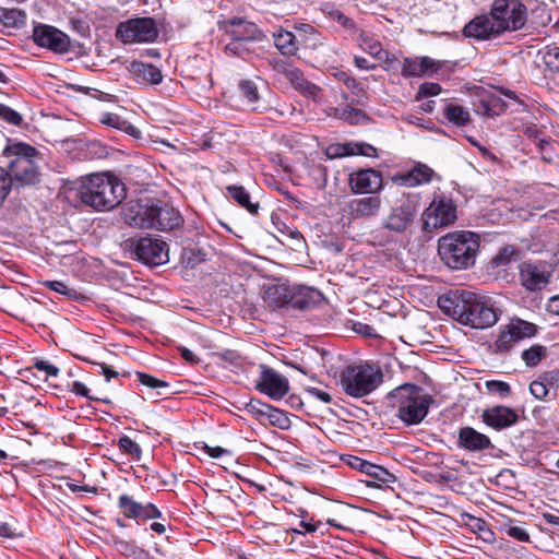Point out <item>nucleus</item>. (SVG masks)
<instances>
[{
	"label": "nucleus",
	"instance_id": "obj_1",
	"mask_svg": "<svg viewBox=\"0 0 559 559\" xmlns=\"http://www.w3.org/2000/svg\"><path fill=\"white\" fill-rule=\"evenodd\" d=\"M526 19V7L520 0H493L489 13L471 20L464 26L463 34L477 40H491L504 33L521 29Z\"/></svg>",
	"mask_w": 559,
	"mask_h": 559
},
{
	"label": "nucleus",
	"instance_id": "obj_2",
	"mask_svg": "<svg viewBox=\"0 0 559 559\" xmlns=\"http://www.w3.org/2000/svg\"><path fill=\"white\" fill-rule=\"evenodd\" d=\"M438 306L453 320L473 329H487L498 321L497 311L489 301L472 292H450L439 297Z\"/></svg>",
	"mask_w": 559,
	"mask_h": 559
},
{
	"label": "nucleus",
	"instance_id": "obj_3",
	"mask_svg": "<svg viewBox=\"0 0 559 559\" xmlns=\"http://www.w3.org/2000/svg\"><path fill=\"white\" fill-rule=\"evenodd\" d=\"M78 197L96 211H110L126 198L124 183L111 173H95L78 182Z\"/></svg>",
	"mask_w": 559,
	"mask_h": 559
},
{
	"label": "nucleus",
	"instance_id": "obj_4",
	"mask_svg": "<svg viewBox=\"0 0 559 559\" xmlns=\"http://www.w3.org/2000/svg\"><path fill=\"white\" fill-rule=\"evenodd\" d=\"M39 153L26 143L9 142L0 155V167L14 182L21 186H31L39 181L38 171Z\"/></svg>",
	"mask_w": 559,
	"mask_h": 559
},
{
	"label": "nucleus",
	"instance_id": "obj_5",
	"mask_svg": "<svg viewBox=\"0 0 559 559\" xmlns=\"http://www.w3.org/2000/svg\"><path fill=\"white\" fill-rule=\"evenodd\" d=\"M479 249V239L472 231H453L438 240V253L443 263L453 270L472 266Z\"/></svg>",
	"mask_w": 559,
	"mask_h": 559
},
{
	"label": "nucleus",
	"instance_id": "obj_6",
	"mask_svg": "<svg viewBox=\"0 0 559 559\" xmlns=\"http://www.w3.org/2000/svg\"><path fill=\"white\" fill-rule=\"evenodd\" d=\"M389 401L396 408L397 417L406 425L421 423L428 414L432 397L415 384H403L389 394Z\"/></svg>",
	"mask_w": 559,
	"mask_h": 559
},
{
	"label": "nucleus",
	"instance_id": "obj_7",
	"mask_svg": "<svg viewBox=\"0 0 559 559\" xmlns=\"http://www.w3.org/2000/svg\"><path fill=\"white\" fill-rule=\"evenodd\" d=\"M420 211V198L416 193H402L386 207L381 227L396 236L411 234Z\"/></svg>",
	"mask_w": 559,
	"mask_h": 559
},
{
	"label": "nucleus",
	"instance_id": "obj_8",
	"mask_svg": "<svg viewBox=\"0 0 559 559\" xmlns=\"http://www.w3.org/2000/svg\"><path fill=\"white\" fill-rule=\"evenodd\" d=\"M383 373L371 365H352L341 374V385L346 394L362 397L374 391L382 382Z\"/></svg>",
	"mask_w": 559,
	"mask_h": 559
},
{
	"label": "nucleus",
	"instance_id": "obj_9",
	"mask_svg": "<svg viewBox=\"0 0 559 559\" xmlns=\"http://www.w3.org/2000/svg\"><path fill=\"white\" fill-rule=\"evenodd\" d=\"M115 36L122 44L153 43L158 36V28L152 17L129 19L117 25Z\"/></svg>",
	"mask_w": 559,
	"mask_h": 559
},
{
	"label": "nucleus",
	"instance_id": "obj_10",
	"mask_svg": "<svg viewBox=\"0 0 559 559\" xmlns=\"http://www.w3.org/2000/svg\"><path fill=\"white\" fill-rule=\"evenodd\" d=\"M456 218V205L445 195H436L428 207L421 213L423 228L425 230L451 226Z\"/></svg>",
	"mask_w": 559,
	"mask_h": 559
},
{
	"label": "nucleus",
	"instance_id": "obj_11",
	"mask_svg": "<svg viewBox=\"0 0 559 559\" xmlns=\"http://www.w3.org/2000/svg\"><path fill=\"white\" fill-rule=\"evenodd\" d=\"M254 388L273 401L282 400L289 391L288 379L266 365H260V376Z\"/></svg>",
	"mask_w": 559,
	"mask_h": 559
},
{
	"label": "nucleus",
	"instance_id": "obj_12",
	"mask_svg": "<svg viewBox=\"0 0 559 559\" xmlns=\"http://www.w3.org/2000/svg\"><path fill=\"white\" fill-rule=\"evenodd\" d=\"M133 252L139 261L148 265H160L168 262V246L157 238L138 239L133 245Z\"/></svg>",
	"mask_w": 559,
	"mask_h": 559
},
{
	"label": "nucleus",
	"instance_id": "obj_13",
	"mask_svg": "<svg viewBox=\"0 0 559 559\" xmlns=\"http://www.w3.org/2000/svg\"><path fill=\"white\" fill-rule=\"evenodd\" d=\"M520 281L527 290H540L549 283L551 271L547 262L526 261L519 266Z\"/></svg>",
	"mask_w": 559,
	"mask_h": 559
},
{
	"label": "nucleus",
	"instance_id": "obj_14",
	"mask_svg": "<svg viewBox=\"0 0 559 559\" xmlns=\"http://www.w3.org/2000/svg\"><path fill=\"white\" fill-rule=\"evenodd\" d=\"M32 37L38 46L55 52L62 53L70 48L68 35L50 25L40 24L35 26Z\"/></svg>",
	"mask_w": 559,
	"mask_h": 559
},
{
	"label": "nucleus",
	"instance_id": "obj_15",
	"mask_svg": "<svg viewBox=\"0 0 559 559\" xmlns=\"http://www.w3.org/2000/svg\"><path fill=\"white\" fill-rule=\"evenodd\" d=\"M219 29L228 35L231 40L260 41L264 38L263 33L254 23L240 17L219 22Z\"/></svg>",
	"mask_w": 559,
	"mask_h": 559
},
{
	"label": "nucleus",
	"instance_id": "obj_16",
	"mask_svg": "<svg viewBox=\"0 0 559 559\" xmlns=\"http://www.w3.org/2000/svg\"><path fill=\"white\" fill-rule=\"evenodd\" d=\"M348 183L354 193L374 194L382 190L383 178L376 169H359L349 175Z\"/></svg>",
	"mask_w": 559,
	"mask_h": 559
},
{
	"label": "nucleus",
	"instance_id": "obj_17",
	"mask_svg": "<svg viewBox=\"0 0 559 559\" xmlns=\"http://www.w3.org/2000/svg\"><path fill=\"white\" fill-rule=\"evenodd\" d=\"M347 464L353 469H357L372 478V480L365 481L367 487L378 488V487H380V485L377 484V481L383 483V484H390V483H394L396 480V477L392 473H390L388 469H385L384 467L372 464V463L365 461L358 456L349 455L347 459Z\"/></svg>",
	"mask_w": 559,
	"mask_h": 559
},
{
	"label": "nucleus",
	"instance_id": "obj_18",
	"mask_svg": "<svg viewBox=\"0 0 559 559\" xmlns=\"http://www.w3.org/2000/svg\"><path fill=\"white\" fill-rule=\"evenodd\" d=\"M382 201L378 195H368L349 200L344 212L349 219L372 218L378 216L381 211Z\"/></svg>",
	"mask_w": 559,
	"mask_h": 559
},
{
	"label": "nucleus",
	"instance_id": "obj_19",
	"mask_svg": "<svg viewBox=\"0 0 559 559\" xmlns=\"http://www.w3.org/2000/svg\"><path fill=\"white\" fill-rule=\"evenodd\" d=\"M154 203L142 201H130L122 210L124 223L132 227L150 228L153 223Z\"/></svg>",
	"mask_w": 559,
	"mask_h": 559
},
{
	"label": "nucleus",
	"instance_id": "obj_20",
	"mask_svg": "<svg viewBox=\"0 0 559 559\" xmlns=\"http://www.w3.org/2000/svg\"><path fill=\"white\" fill-rule=\"evenodd\" d=\"M118 507L122 514L128 519L136 521H147L160 518V511L153 503H140L132 497L122 493L118 498Z\"/></svg>",
	"mask_w": 559,
	"mask_h": 559
},
{
	"label": "nucleus",
	"instance_id": "obj_21",
	"mask_svg": "<svg viewBox=\"0 0 559 559\" xmlns=\"http://www.w3.org/2000/svg\"><path fill=\"white\" fill-rule=\"evenodd\" d=\"M519 416L516 412L507 406H495L485 409L483 420L496 430H502L516 424Z\"/></svg>",
	"mask_w": 559,
	"mask_h": 559
},
{
	"label": "nucleus",
	"instance_id": "obj_22",
	"mask_svg": "<svg viewBox=\"0 0 559 559\" xmlns=\"http://www.w3.org/2000/svg\"><path fill=\"white\" fill-rule=\"evenodd\" d=\"M153 223L150 228L157 230H170L179 227L182 223L180 213L173 206L167 204H154Z\"/></svg>",
	"mask_w": 559,
	"mask_h": 559
},
{
	"label": "nucleus",
	"instance_id": "obj_23",
	"mask_svg": "<svg viewBox=\"0 0 559 559\" xmlns=\"http://www.w3.org/2000/svg\"><path fill=\"white\" fill-rule=\"evenodd\" d=\"M457 444L460 448L471 452L492 448L490 439L472 427H463L459 430Z\"/></svg>",
	"mask_w": 559,
	"mask_h": 559
},
{
	"label": "nucleus",
	"instance_id": "obj_24",
	"mask_svg": "<svg viewBox=\"0 0 559 559\" xmlns=\"http://www.w3.org/2000/svg\"><path fill=\"white\" fill-rule=\"evenodd\" d=\"M433 170L424 164H418L411 170L397 174L392 177V181L400 186L413 188L431 181Z\"/></svg>",
	"mask_w": 559,
	"mask_h": 559
},
{
	"label": "nucleus",
	"instance_id": "obj_25",
	"mask_svg": "<svg viewBox=\"0 0 559 559\" xmlns=\"http://www.w3.org/2000/svg\"><path fill=\"white\" fill-rule=\"evenodd\" d=\"M322 294L312 287L296 286L292 288L290 308L308 310L321 302Z\"/></svg>",
	"mask_w": 559,
	"mask_h": 559
},
{
	"label": "nucleus",
	"instance_id": "obj_26",
	"mask_svg": "<svg viewBox=\"0 0 559 559\" xmlns=\"http://www.w3.org/2000/svg\"><path fill=\"white\" fill-rule=\"evenodd\" d=\"M134 80L141 84H159L163 81V74L159 68L141 61H133L130 67Z\"/></svg>",
	"mask_w": 559,
	"mask_h": 559
},
{
	"label": "nucleus",
	"instance_id": "obj_27",
	"mask_svg": "<svg viewBox=\"0 0 559 559\" xmlns=\"http://www.w3.org/2000/svg\"><path fill=\"white\" fill-rule=\"evenodd\" d=\"M292 288L286 285H271L264 290V302L269 308L290 307Z\"/></svg>",
	"mask_w": 559,
	"mask_h": 559
},
{
	"label": "nucleus",
	"instance_id": "obj_28",
	"mask_svg": "<svg viewBox=\"0 0 559 559\" xmlns=\"http://www.w3.org/2000/svg\"><path fill=\"white\" fill-rule=\"evenodd\" d=\"M337 78L352 92L354 96L352 104L356 106H366L368 104L369 96L366 92V86L361 82L356 81L345 72H340Z\"/></svg>",
	"mask_w": 559,
	"mask_h": 559
},
{
	"label": "nucleus",
	"instance_id": "obj_29",
	"mask_svg": "<svg viewBox=\"0 0 559 559\" xmlns=\"http://www.w3.org/2000/svg\"><path fill=\"white\" fill-rule=\"evenodd\" d=\"M98 120L100 123L107 127L123 131L124 133L130 134L134 138H139L141 134L140 130L136 127H134L132 123H130L128 120L123 119L121 116L117 114L102 112L99 115Z\"/></svg>",
	"mask_w": 559,
	"mask_h": 559
},
{
	"label": "nucleus",
	"instance_id": "obj_30",
	"mask_svg": "<svg viewBox=\"0 0 559 559\" xmlns=\"http://www.w3.org/2000/svg\"><path fill=\"white\" fill-rule=\"evenodd\" d=\"M238 88L245 104L251 110H258L261 108V96L259 93L258 85L251 80H241L238 83Z\"/></svg>",
	"mask_w": 559,
	"mask_h": 559
},
{
	"label": "nucleus",
	"instance_id": "obj_31",
	"mask_svg": "<svg viewBox=\"0 0 559 559\" xmlns=\"http://www.w3.org/2000/svg\"><path fill=\"white\" fill-rule=\"evenodd\" d=\"M286 80H288L296 90L300 91L306 95L314 97L319 92V87L316 84L306 80L304 78L302 72L297 68H293L292 70L288 71Z\"/></svg>",
	"mask_w": 559,
	"mask_h": 559
},
{
	"label": "nucleus",
	"instance_id": "obj_32",
	"mask_svg": "<svg viewBox=\"0 0 559 559\" xmlns=\"http://www.w3.org/2000/svg\"><path fill=\"white\" fill-rule=\"evenodd\" d=\"M229 197L241 207H245L250 214H257L259 204L251 202L249 192L242 186H228L226 188Z\"/></svg>",
	"mask_w": 559,
	"mask_h": 559
},
{
	"label": "nucleus",
	"instance_id": "obj_33",
	"mask_svg": "<svg viewBox=\"0 0 559 559\" xmlns=\"http://www.w3.org/2000/svg\"><path fill=\"white\" fill-rule=\"evenodd\" d=\"M26 22V14L20 9L0 7V24L5 27L20 28Z\"/></svg>",
	"mask_w": 559,
	"mask_h": 559
},
{
	"label": "nucleus",
	"instance_id": "obj_34",
	"mask_svg": "<svg viewBox=\"0 0 559 559\" xmlns=\"http://www.w3.org/2000/svg\"><path fill=\"white\" fill-rule=\"evenodd\" d=\"M445 118L457 127L466 126L471 121V115L464 107L450 103L444 107Z\"/></svg>",
	"mask_w": 559,
	"mask_h": 559
},
{
	"label": "nucleus",
	"instance_id": "obj_35",
	"mask_svg": "<svg viewBox=\"0 0 559 559\" xmlns=\"http://www.w3.org/2000/svg\"><path fill=\"white\" fill-rule=\"evenodd\" d=\"M274 44L276 48L286 56H293L297 50L295 35L288 31L274 34Z\"/></svg>",
	"mask_w": 559,
	"mask_h": 559
},
{
	"label": "nucleus",
	"instance_id": "obj_36",
	"mask_svg": "<svg viewBox=\"0 0 559 559\" xmlns=\"http://www.w3.org/2000/svg\"><path fill=\"white\" fill-rule=\"evenodd\" d=\"M508 326L519 342L523 338L534 336L537 332L535 324L521 319L512 320Z\"/></svg>",
	"mask_w": 559,
	"mask_h": 559
},
{
	"label": "nucleus",
	"instance_id": "obj_37",
	"mask_svg": "<svg viewBox=\"0 0 559 559\" xmlns=\"http://www.w3.org/2000/svg\"><path fill=\"white\" fill-rule=\"evenodd\" d=\"M357 43L362 50L381 59V53L383 52L382 46L372 35L362 32L358 35Z\"/></svg>",
	"mask_w": 559,
	"mask_h": 559
},
{
	"label": "nucleus",
	"instance_id": "obj_38",
	"mask_svg": "<svg viewBox=\"0 0 559 559\" xmlns=\"http://www.w3.org/2000/svg\"><path fill=\"white\" fill-rule=\"evenodd\" d=\"M547 355V348L539 344H534L522 352V359L527 367L537 366Z\"/></svg>",
	"mask_w": 559,
	"mask_h": 559
},
{
	"label": "nucleus",
	"instance_id": "obj_39",
	"mask_svg": "<svg viewBox=\"0 0 559 559\" xmlns=\"http://www.w3.org/2000/svg\"><path fill=\"white\" fill-rule=\"evenodd\" d=\"M519 341L513 335L512 331L508 325L503 330H501L498 338L493 344L495 353L502 354L509 352L515 343Z\"/></svg>",
	"mask_w": 559,
	"mask_h": 559
},
{
	"label": "nucleus",
	"instance_id": "obj_40",
	"mask_svg": "<svg viewBox=\"0 0 559 559\" xmlns=\"http://www.w3.org/2000/svg\"><path fill=\"white\" fill-rule=\"evenodd\" d=\"M253 41L247 40H230L225 46V53L227 56L239 57L246 59L251 52V44Z\"/></svg>",
	"mask_w": 559,
	"mask_h": 559
},
{
	"label": "nucleus",
	"instance_id": "obj_41",
	"mask_svg": "<svg viewBox=\"0 0 559 559\" xmlns=\"http://www.w3.org/2000/svg\"><path fill=\"white\" fill-rule=\"evenodd\" d=\"M341 115L343 116V121L353 126L365 124L369 120L365 111L349 105L343 107V112Z\"/></svg>",
	"mask_w": 559,
	"mask_h": 559
},
{
	"label": "nucleus",
	"instance_id": "obj_42",
	"mask_svg": "<svg viewBox=\"0 0 559 559\" xmlns=\"http://www.w3.org/2000/svg\"><path fill=\"white\" fill-rule=\"evenodd\" d=\"M546 68L554 73L559 72V45H548L543 52Z\"/></svg>",
	"mask_w": 559,
	"mask_h": 559
},
{
	"label": "nucleus",
	"instance_id": "obj_43",
	"mask_svg": "<svg viewBox=\"0 0 559 559\" xmlns=\"http://www.w3.org/2000/svg\"><path fill=\"white\" fill-rule=\"evenodd\" d=\"M270 406L271 405L262 402L261 400L251 399L248 403L245 404V411L258 419H261L266 417Z\"/></svg>",
	"mask_w": 559,
	"mask_h": 559
},
{
	"label": "nucleus",
	"instance_id": "obj_44",
	"mask_svg": "<svg viewBox=\"0 0 559 559\" xmlns=\"http://www.w3.org/2000/svg\"><path fill=\"white\" fill-rule=\"evenodd\" d=\"M326 156L330 159L353 155L352 143H336L326 147Z\"/></svg>",
	"mask_w": 559,
	"mask_h": 559
},
{
	"label": "nucleus",
	"instance_id": "obj_45",
	"mask_svg": "<svg viewBox=\"0 0 559 559\" xmlns=\"http://www.w3.org/2000/svg\"><path fill=\"white\" fill-rule=\"evenodd\" d=\"M266 418L273 426H276L281 429H287L289 427V419L286 414L273 406H270Z\"/></svg>",
	"mask_w": 559,
	"mask_h": 559
},
{
	"label": "nucleus",
	"instance_id": "obj_46",
	"mask_svg": "<svg viewBox=\"0 0 559 559\" xmlns=\"http://www.w3.org/2000/svg\"><path fill=\"white\" fill-rule=\"evenodd\" d=\"M402 75L405 78L423 76L419 58H405L402 67Z\"/></svg>",
	"mask_w": 559,
	"mask_h": 559
},
{
	"label": "nucleus",
	"instance_id": "obj_47",
	"mask_svg": "<svg viewBox=\"0 0 559 559\" xmlns=\"http://www.w3.org/2000/svg\"><path fill=\"white\" fill-rule=\"evenodd\" d=\"M516 257V249L513 246L503 247L492 259L496 266H503Z\"/></svg>",
	"mask_w": 559,
	"mask_h": 559
},
{
	"label": "nucleus",
	"instance_id": "obj_48",
	"mask_svg": "<svg viewBox=\"0 0 559 559\" xmlns=\"http://www.w3.org/2000/svg\"><path fill=\"white\" fill-rule=\"evenodd\" d=\"M119 448L127 454L131 455L132 457L139 459L141 455V448L140 445L133 441L130 437L123 436L119 439Z\"/></svg>",
	"mask_w": 559,
	"mask_h": 559
},
{
	"label": "nucleus",
	"instance_id": "obj_49",
	"mask_svg": "<svg viewBox=\"0 0 559 559\" xmlns=\"http://www.w3.org/2000/svg\"><path fill=\"white\" fill-rule=\"evenodd\" d=\"M44 285L61 295H64L69 298H76L78 292L74 288L68 287L63 282L61 281H46Z\"/></svg>",
	"mask_w": 559,
	"mask_h": 559
},
{
	"label": "nucleus",
	"instance_id": "obj_50",
	"mask_svg": "<svg viewBox=\"0 0 559 559\" xmlns=\"http://www.w3.org/2000/svg\"><path fill=\"white\" fill-rule=\"evenodd\" d=\"M484 107H485V112H484L485 115L495 116V115H500L504 110L506 104L502 102L501 98L491 96L488 98V100L486 103H484Z\"/></svg>",
	"mask_w": 559,
	"mask_h": 559
},
{
	"label": "nucleus",
	"instance_id": "obj_51",
	"mask_svg": "<svg viewBox=\"0 0 559 559\" xmlns=\"http://www.w3.org/2000/svg\"><path fill=\"white\" fill-rule=\"evenodd\" d=\"M419 60H420L423 76L437 73L444 64V62L433 60L429 57H420Z\"/></svg>",
	"mask_w": 559,
	"mask_h": 559
},
{
	"label": "nucleus",
	"instance_id": "obj_52",
	"mask_svg": "<svg viewBox=\"0 0 559 559\" xmlns=\"http://www.w3.org/2000/svg\"><path fill=\"white\" fill-rule=\"evenodd\" d=\"M136 377L141 384L151 389H166L168 386L167 382L147 373L138 372Z\"/></svg>",
	"mask_w": 559,
	"mask_h": 559
},
{
	"label": "nucleus",
	"instance_id": "obj_53",
	"mask_svg": "<svg viewBox=\"0 0 559 559\" xmlns=\"http://www.w3.org/2000/svg\"><path fill=\"white\" fill-rule=\"evenodd\" d=\"M531 393L538 400H544L549 393L547 379H538L530 384Z\"/></svg>",
	"mask_w": 559,
	"mask_h": 559
},
{
	"label": "nucleus",
	"instance_id": "obj_54",
	"mask_svg": "<svg viewBox=\"0 0 559 559\" xmlns=\"http://www.w3.org/2000/svg\"><path fill=\"white\" fill-rule=\"evenodd\" d=\"M0 118L13 126H20L22 122L21 115L3 104H0Z\"/></svg>",
	"mask_w": 559,
	"mask_h": 559
},
{
	"label": "nucleus",
	"instance_id": "obj_55",
	"mask_svg": "<svg viewBox=\"0 0 559 559\" xmlns=\"http://www.w3.org/2000/svg\"><path fill=\"white\" fill-rule=\"evenodd\" d=\"M114 543L116 549L124 556H136L140 550L134 543L121 538H115Z\"/></svg>",
	"mask_w": 559,
	"mask_h": 559
},
{
	"label": "nucleus",
	"instance_id": "obj_56",
	"mask_svg": "<svg viewBox=\"0 0 559 559\" xmlns=\"http://www.w3.org/2000/svg\"><path fill=\"white\" fill-rule=\"evenodd\" d=\"M461 519L463 524L468 526L474 533H480V531L484 530V526L486 525V522L484 520L471 515L468 513H463L461 515Z\"/></svg>",
	"mask_w": 559,
	"mask_h": 559
},
{
	"label": "nucleus",
	"instance_id": "obj_57",
	"mask_svg": "<svg viewBox=\"0 0 559 559\" xmlns=\"http://www.w3.org/2000/svg\"><path fill=\"white\" fill-rule=\"evenodd\" d=\"M504 532L508 536H510L514 539H518L520 542H528L530 540V534L522 526L507 525L504 527Z\"/></svg>",
	"mask_w": 559,
	"mask_h": 559
},
{
	"label": "nucleus",
	"instance_id": "obj_58",
	"mask_svg": "<svg viewBox=\"0 0 559 559\" xmlns=\"http://www.w3.org/2000/svg\"><path fill=\"white\" fill-rule=\"evenodd\" d=\"M353 155H362L367 157H377V148L368 143H352Z\"/></svg>",
	"mask_w": 559,
	"mask_h": 559
},
{
	"label": "nucleus",
	"instance_id": "obj_59",
	"mask_svg": "<svg viewBox=\"0 0 559 559\" xmlns=\"http://www.w3.org/2000/svg\"><path fill=\"white\" fill-rule=\"evenodd\" d=\"M441 92V86L438 83L426 82L423 83L417 92V98L436 96Z\"/></svg>",
	"mask_w": 559,
	"mask_h": 559
},
{
	"label": "nucleus",
	"instance_id": "obj_60",
	"mask_svg": "<svg viewBox=\"0 0 559 559\" xmlns=\"http://www.w3.org/2000/svg\"><path fill=\"white\" fill-rule=\"evenodd\" d=\"M11 189V178L7 175L2 167H0V206L9 195Z\"/></svg>",
	"mask_w": 559,
	"mask_h": 559
},
{
	"label": "nucleus",
	"instance_id": "obj_61",
	"mask_svg": "<svg viewBox=\"0 0 559 559\" xmlns=\"http://www.w3.org/2000/svg\"><path fill=\"white\" fill-rule=\"evenodd\" d=\"M34 367L39 371H44L47 377H57L59 373L58 367H56L55 365H51L45 360L36 361Z\"/></svg>",
	"mask_w": 559,
	"mask_h": 559
},
{
	"label": "nucleus",
	"instance_id": "obj_62",
	"mask_svg": "<svg viewBox=\"0 0 559 559\" xmlns=\"http://www.w3.org/2000/svg\"><path fill=\"white\" fill-rule=\"evenodd\" d=\"M487 388L491 392L499 393L500 395H507L510 393V385L503 381H489Z\"/></svg>",
	"mask_w": 559,
	"mask_h": 559
},
{
	"label": "nucleus",
	"instance_id": "obj_63",
	"mask_svg": "<svg viewBox=\"0 0 559 559\" xmlns=\"http://www.w3.org/2000/svg\"><path fill=\"white\" fill-rule=\"evenodd\" d=\"M90 150L97 158L106 157L109 154V147L99 141L90 142Z\"/></svg>",
	"mask_w": 559,
	"mask_h": 559
},
{
	"label": "nucleus",
	"instance_id": "obj_64",
	"mask_svg": "<svg viewBox=\"0 0 559 559\" xmlns=\"http://www.w3.org/2000/svg\"><path fill=\"white\" fill-rule=\"evenodd\" d=\"M70 391L75 393L76 395L84 396L88 400H96L95 397L90 395V389L80 381H74L71 385Z\"/></svg>",
	"mask_w": 559,
	"mask_h": 559
}]
</instances>
